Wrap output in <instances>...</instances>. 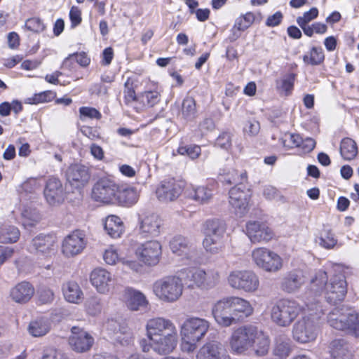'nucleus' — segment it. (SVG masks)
<instances>
[{
	"mask_svg": "<svg viewBox=\"0 0 359 359\" xmlns=\"http://www.w3.org/2000/svg\"><path fill=\"white\" fill-rule=\"evenodd\" d=\"M103 259L107 264L115 265L118 262H121L118 253V250L114 245H110L103 252Z\"/></svg>",
	"mask_w": 359,
	"mask_h": 359,
	"instance_id": "nucleus-47",
	"label": "nucleus"
},
{
	"mask_svg": "<svg viewBox=\"0 0 359 359\" xmlns=\"http://www.w3.org/2000/svg\"><path fill=\"white\" fill-rule=\"evenodd\" d=\"M212 314L215 322L222 327H230L238 323L227 297L217 301L213 305Z\"/></svg>",
	"mask_w": 359,
	"mask_h": 359,
	"instance_id": "nucleus-18",
	"label": "nucleus"
},
{
	"mask_svg": "<svg viewBox=\"0 0 359 359\" xmlns=\"http://www.w3.org/2000/svg\"><path fill=\"white\" fill-rule=\"evenodd\" d=\"M53 93L50 90H46L34 94L33 96L27 97L26 99L25 103L36 104L39 103L50 102L53 99Z\"/></svg>",
	"mask_w": 359,
	"mask_h": 359,
	"instance_id": "nucleus-48",
	"label": "nucleus"
},
{
	"mask_svg": "<svg viewBox=\"0 0 359 359\" xmlns=\"http://www.w3.org/2000/svg\"><path fill=\"white\" fill-rule=\"evenodd\" d=\"M170 248L173 253L183 256L189 260L192 259L196 255L195 250L188 238L181 235L175 236L172 238Z\"/></svg>",
	"mask_w": 359,
	"mask_h": 359,
	"instance_id": "nucleus-29",
	"label": "nucleus"
},
{
	"mask_svg": "<svg viewBox=\"0 0 359 359\" xmlns=\"http://www.w3.org/2000/svg\"><path fill=\"white\" fill-rule=\"evenodd\" d=\"M106 327L116 334V339L123 346L130 344L133 341L132 330L125 323L117 320L109 319L107 321Z\"/></svg>",
	"mask_w": 359,
	"mask_h": 359,
	"instance_id": "nucleus-27",
	"label": "nucleus"
},
{
	"mask_svg": "<svg viewBox=\"0 0 359 359\" xmlns=\"http://www.w3.org/2000/svg\"><path fill=\"white\" fill-rule=\"evenodd\" d=\"M318 15V10L316 7L311 8L309 11L304 12L302 16L297 18V23L300 27H304L315 20Z\"/></svg>",
	"mask_w": 359,
	"mask_h": 359,
	"instance_id": "nucleus-50",
	"label": "nucleus"
},
{
	"mask_svg": "<svg viewBox=\"0 0 359 359\" xmlns=\"http://www.w3.org/2000/svg\"><path fill=\"white\" fill-rule=\"evenodd\" d=\"M283 18V15L280 11H277L274 14L269 15L266 20L267 27H273L279 25Z\"/></svg>",
	"mask_w": 359,
	"mask_h": 359,
	"instance_id": "nucleus-63",
	"label": "nucleus"
},
{
	"mask_svg": "<svg viewBox=\"0 0 359 359\" xmlns=\"http://www.w3.org/2000/svg\"><path fill=\"white\" fill-rule=\"evenodd\" d=\"M62 292L65 299L70 303L79 304L83 299V292L79 285L74 281L64 283Z\"/></svg>",
	"mask_w": 359,
	"mask_h": 359,
	"instance_id": "nucleus-35",
	"label": "nucleus"
},
{
	"mask_svg": "<svg viewBox=\"0 0 359 359\" xmlns=\"http://www.w3.org/2000/svg\"><path fill=\"white\" fill-rule=\"evenodd\" d=\"M87 311L92 316H95L101 312L102 305L100 300L97 297L90 298L86 304Z\"/></svg>",
	"mask_w": 359,
	"mask_h": 359,
	"instance_id": "nucleus-58",
	"label": "nucleus"
},
{
	"mask_svg": "<svg viewBox=\"0 0 359 359\" xmlns=\"http://www.w3.org/2000/svg\"><path fill=\"white\" fill-rule=\"evenodd\" d=\"M274 355L280 359H285L292 351V342L290 339L284 337L277 338L273 348Z\"/></svg>",
	"mask_w": 359,
	"mask_h": 359,
	"instance_id": "nucleus-38",
	"label": "nucleus"
},
{
	"mask_svg": "<svg viewBox=\"0 0 359 359\" xmlns=\"http://www.w3.org/2000/svg\"><path fill=\"white\" fill-rule=\"evenodd\" d=\"M252 259L259 269L266 272L276 273L283 266L282 258L266 248H257L252 251Z\"/></svg>",
	"mask_w": 359,
	"mask_h": 359,
	"instance_id": "nucleus-11",
	"label": "nucleus"
},
{
	"mask_svg": "<svg viewBox=\"0 0 359 359\" xmlns=\"http://www.w3.org/2000/svg\"><path fill=\"white\" fill-rule=\"evenodd\" d=\"M255 20V14L248 12L245 15H241L236 20L234 28L237 29L238 31H245L251 26Z\"/></svg>",
	"mask_w": 359,
	"mask_h": 359,
	"instance_id": "nucleus-46",
	"label": "nucleus"
},
{
	"mask_svg": "<svg viewBox=\"0 0 359 359\" xmlns=\"http://www.w3.org/2000/svg\"><path fill=\"white\" fill-rule=\"evenodd\" d=\"M25 27L28 30L34 32H41L46 28L43 21L39 18H32L27 19L25 22Z\"/></svg>",
	"mask_w": 359,
	"mask_h": 359,
	"instance_id": "nucleus-54",
	"label": "nucleus"
},
{
	"mask_svg": "<svg viewBox=\"0 0 359 359\" xmlns=\"http://www.w3.org/2000/svg\"><path fill=\"white\" fill-rule=\"evenodd\" d=\"M327 323L332 328L359 338V313L346 307H336L328 314Z\"/></svg>",
	"mask_w": 359,
	"mask_h": 359,
	"instance_id": "nucleus-7",
	"label": "nucleus"
},
{
	"mask_svg": "<svg viewBox=\"0 0 359 359\" xmlns=\"http://www.w3.org/2000/svg\"><path fill=\"white\" fill-rule=\"evenodd\" d=\"M28 330L29 334L34 337L44 336L50 330V323L46 318H37L29 323Z\"/></svg>",
	"mask_w": 359,
	"mask_h": 359,
	"instance_id": "nucleus-37",
	"label": "nucleus"
},
{
	"mask_svg": "<svg viewBox=\"0 0 359 359\" xmlns=\"http://www.w3.org/2000/svg\"><path fill=\"white\" fill-rule=\"evenodd\" d=\"M22 215L24 218L23 224L25 226H33L40 219V215L36 210L26 209L22 212Z\"/></svg>",
	"mask_w": 359,
	"mask_h": 359,
	"instance_id": "nucleus-57",
	"label": "nucleus"
},
{
	"mask_svg": "<svg viewBox=\"0 0 359 359\" xmlns=\"http://www.w3.org/2000/svg\"><path fill=\"white\" fill-rule=\"evenodd\" d=\"M38 300L42 304H50L53 302L55 294L53 291L46 287H41L37 292Z\"/></svg>",
	"mask_w": 359,
	"mask_h": 359,
	"instance_id": "nucleus-51",
	"label": "nucleus"
},
{
	"mask_svg": "<svg viewBox=\"0 0 359 359\" xmlns=\"http://www.w3.org/2000/svg\"><path fill=\"white\" fill-rule=\"evenodd\" d=\"M196 359H230L222 344L210 341L203 344L198 351Z\"/></svg>",
	"mask_w": 359,
	"mask_h": 359,
	"instance_id": "nucleus-28",
	"label": "nucleus"
},
{
	"mask_svg": "<svg viewBox=\"0 0 359 359\" xmlns=\"http://www.w3.org/2000/svg\"><path fill=\"white\" fill-rule=\"evenodd\" d=\"M138 194L134 188H126L119 190L116 196L118 203L124 206H131L137 203Z\"/></svg>",
	"mask_w": 359,
	"mask_h": 359,
	"instance_id": "nucleus-39",
	"label": "nucleus"
},
{
	"mask_svg": "<svg viewBox=\"0 0 359 359\" xmlns=\"http://www.w3.org/2000/svg\"><path fill=\"white\" fill-rule=\"evenodd\" d=\"M229 285L236 290L247 292H254L259 288L258 276L250 270H236L231 271L227 278Z\"/></svg>",
	"mask_w": 359,
	"mask_h": 359,
	"instance_id": "nucleus-12",
	"label": "nucleus"
},
{
	"mask_svg": "<svg viewBox=\"0 0 359 359\" xmlns=\"http://www.w3.org/2000/svg\"><path fill=\"white\" fill-rule=\"evenodd\" d=\"M62 354L53 348H46L42 354V359H62Z\"/></svg>",
	"mask_w": 359,
	"mask_h": 359,
	"instance_id": "nucleus-64",
	"label": "nucleus"
},
{
	"mask_svg": "<svg viewBox=\"0 0 359 359\" xmlns=\"http://www.w3.org/2000/svg\"><path fill=\"white\" fill-rule=\"evenodd\" d=\"M302 142V137L298 134H285L283 139V144L285 147H299Z\"/></svg>",
	"mask_w": 359,
	"mask_h": 359,
	"instance_id": "nucleus-53",
	"label": "nucleus"
},
{
	"mask_svg": "<svg viewBox=\"0 0 359 359\" xmlns=\"http://www.w3.org/2000/svg\"><path fill=\"white\" fill-rule=\"evenodd\" d=\"M67 180L74 187L82 188L89 182L90 171L88 166L80 163L72 164L67 170Z\"/></svg>",
	"mask_w": 359,
	"mask_h": 359,
	"instance_id": "nucleus-22",
	"label": "nucleus"
},
{
	"mask_svg": "<svg viewBox=\"0 0 359 359\" xmlns=\"http://www.w3.org/2000/svg\"><path fill=\"white\" fill-rule=\"evenodd\" d=\"M144 103L148 107H154L160 101V94L157 91H147L142 95Z\"/></svg>",
	"mask_w": 359,
	"mask_h": 359,
	"instance_id": "nucleus-59",
	"label": "nucleus"
},
{
	"mask_svg": "<svg viewBox=\"0 0 359 359\" xmlns=\"http://www.w3.org/2000/svg\"><path fill=\"white\" fill-rule=\"evenodd\" d=\"M146 336L150 343L145 339L140 341L143 352L152 349L159 355L172 353L177 345V330L170 319L156 317L149 319L145 325Z\"/></svg>",
	"mask_w": 359,
	"mask_h": 359,
	"instance_id": "nucleus-1",
	"label": "nucleus"
},
{
	"mask_svg": "<svg viewBox=\"0 0 359 359\" xmlns=\"http://www.w3.org/2000/svg\"><path fill=\"white\" fill-rule=\"evenodd\" d=\"M94 344L92 335L79 327H72L69 337L71 348L76 353H85L91 348Z\"/></svg>",
	"mask_w": 359,
	"mask_h": 359,
	"instance_id": "nucleus-19",
	"label": "nucleus"
},
{
	"mask_svg": "<svg viewBox=\"0 0 359 359\" xmlns=\"http://www.w3.org/2000/svg\"><path fill=\"white\" fill-rule=\"evenodd\" d=\"M35 292L34 287L28 282L22 281L17 284L11 290V297L17 303L29 302Z\"/></svg>",
	"mask_w": 359,
	"mask_h": 359,
	"instance_id": "nucleus-32",
	"label": "nucleus"
},
{
	"mask_svg": "<svg viewBox=\"0 0 359 359\" xmlns=\"http://www.w3.org/2000/svg\"><path fill=\"white\" fill-rule=\"evenodd\" d=\"M229 344L231 351L237 354H246L250 350L257 356H264L269 352L270 340L256 326L245 325L233 330Z\"/></svg>",
	"mask_w": 359,
	"mask_h": 359,
	"instance_id": "nucleus-2",
	"label": "nucleus"
},
{
	"mask_svg": "<svg viewBox=\"0 0 359 359\" xmlns=\"http://www.w3.org/2000/svg\"><path fill=\"white\" fill-rule=\"evenodd\" d=\"M231 135L228 133H223L216 140L215 144L222 149H228L231 147Z\"/></svg>",
	"mask_w": 359,
	"mask_h": 359,
	"instance_id": "nucleus-61",
	"label": "nucleus"
},
{
	"mask_svg": "<svg viewBox=\"0 0 359 359\" xmlns=\"http://www.w3.org/2000/svg\"><path fill=\"white\" fill-rule=\"evenodd\" d=\"M163 221L154 213H143L138 217V232L143 238H155L161 234Z\"/></svg>",
	"mask_w": 359,
	"mask_h": 359,
	"instance_id": "nucleus-15",
	"label": "nucleus"
},
{
	"mask_svg": "<svg viewBox=\"0 0 359 359\" xmlns=\"http://www.w3.org/2000/svg\"><path fill=\"white\" fill-rule=\"evenodd\" d=\"M226 229V224L222 219H211L204 223L205 238L203 241V246L207 252L217 254L222 251L224 247L222 239Z\"/></svg>",
	"mask_w": 359,
	"mask_h": 359,
	"instance_id": "nucleus-9",
	"label": "nucleus"
},
{
	"mask_svg": "<svg viewBox=\"0 0 359 359\" xmlns=\"http://www.w3.org/2000/svg\"><path fill=\"white\" fill-rule=\"evenodd\" d=\"M104 229L111 238H118L124 232V224L120 217L110 215L105 219Z\"/></svg>",
	"mask_w": 359,
	"mask_h": 359,
	"instance_id": "nucleus-34",
	"label": "nucleus"
},
{
	"mask_svg": "<svg viewBox=\"0 0 359 359\" xmlns=\"http://www.w3.org/2000/svg\"><path fill=\"white\" fill-rule=\"evenodd\" d=\"M330 353L333 359H347L352 355V347L344 339H334L330 344Z\"/></svg>",
	"mask_w": 359,
	"mask_h": 359,
	"instance_id": "nucleus-33",
	"label": "nucleus"
},
{
	"mask_svg": "<svg viewBox=\"0 0 359 359\" xmlns=\"http://www.w3.org/2000/svg\"><path fill=\"white\" fill-rule=\"evenodd\" d=\"M118 192V185L109 178H101L93 186L92 198L98 202L109 203L111 202Z\"/></svg>",
	"mask_w": 359,
	"mask_h": 359,
	"instance_id": "nucleus-17",
	"label": "nucleus"
},
{
	"mask_svg": "<svg viewBox=\"0 0 359 359\" xmlns=\"http://www.w3.org/2000/svg\"><path fill=\"white\" fill-rule=\"evenodd\" d=\"M229 204L238 217H243L250 210L252 193L245 185H236L229 192Z\"/></svg>",
	"mask_w": 359,
	"mask_h": 359,
	"instance_id": "nucleus-13",
	"label": "nucleus"
},
{
	"mask_svg": "<svg viewBox=\"0 0 359 359\" xmlns=\"http://www.w3.org/2000/svg\"><path fill=\"white\" fill-rule=\"evenodd\" d=\"M124 299L127 307L131 311H144L149 305L145 295L140 291L131 287L125 290Z\"/></svg>",
	"mask_w": 359,
	"mask_h": 359,
	"instance_id": "nucleus-30",
	"label": "nucleus"
},
{
	"mask_svg": "<svg viewBox=\"0 0 359 359\" xmlns=\"http://www.w3.org/2000/svg\"><path fill=\"white\" fill-rule=\"evenodd\" d=\"M340 154L345 160H351L358 154L356 143L351 138H344L340 144Z\"/></svg>",
	"mask_w": 359,
	"mask_h": 359,
	"instance_id": "nucleus-41",
	"label": "nucleus"
},
{
	"mask_svg": "<svg viewBox=\"0 0 359 359\" xmlns=\"http://www.w3.org/2000/svg\"><path fill=\"white\" fill-rule=\"evenodd\" d=\"M43 194L47 202L51 205L62 203L65 198V191L61 181L55 177H49Z\"/></svg>",
	"mask_w": 359,
	"mask_h": 359,
	"instance_id": "nucleus-25",
	"label": "nucleus"
},
{
	"mask_svg": "<svg viewBox=\"0 0 359 359\" xmlns=\"http://www.w3.org/2000/svg\"><path fill=\"white\" fill-rule=\"evenodd\" d=\"M324 59L325 55L320 47H313L303 56L304 62L312 66L320 65L324 61Z\"/></svg>",
	"mask_w": 359,
	"mask_h": 359,
	"instance_id": "nucleus-43",
	"label": "nucleus"
},
{
	"mask_svg": "<svg viewBox=\"0 0 359 359\" xmlns=\"http://www.w3.org/2000/svg\"><path fill=\"white\" fill-rule=\"evenodd\" d=\"M295 80V74L290 73L286 75L281 81L280 89L285 93V95H289L293 90Z\"/></svg>",
	"mask_w": 359,
	"mask_h": 359,
	"instance_id": "nucleus-55",
	"label": "nucleus"
},
{
	"mask_svg": "<svg viewBox=\"0 0 359 359\" xmlns=\"http://www.w3.org/2000/svg\"><path fill=\"white\" fill-rule=\"evenodd\" d=\"M260 131V124L258 121L255 118H250L247 121L244 128L243 132L245 135L250 137L257 136Z\"/></svg>",
	"mask_w": 359,
	"mask_h": 359,
	"instance_id": "nucleus-52",
	"label": "nucleus"
},
{
	"mask_svg": "<svg viewBox=\"0 0 359 359\" xmlns=\"http://www.w3.org/2000/svg\"><path fill=\"white\" fill-rule=\"evenodd\" d=\"M76 60L78 64L81 67H87L90 62V58L85 52H80L74 54H70L63 62L65 67H70L69 63L72 61Z\"/></svg>",
	"mask_w": 359,
	"mask_h": 359,
	"instance_id": "nucleus-45",
	"label": "nucleus"
},
{
	"mask_svg": "<svg viewBox=\"0 0 359 359\" xmlns=\"http://www.w3.org/2000/svg\"><path fill=\"white\" fill-rule=\"evenodd\" d=\"M318 239L319 245L326 249L334 248L337 243L334 234L329 229H324L321 231Z\"/></svg>",
	"mask_w": 359,
	"mask_h": 359,
	"instance_id": "nucleus-44",
	"label": "nucleus"
},
{
	"mask_svg": "<svg viewBox=\"0 0 359 359\" xmlns=\"http://www.w3.org/2000/svg\"><path fill=\"white\" fill-rule=\"evenodd\" d=\"M81 118L83 117H88L90 118L100 119L101 114L96 109L88 107H82L79 109Z\"/></svg>",
	"mask_w": 359,
	"mask_h": 359,
	"instance_id": "nucleus-60",
	"label": "nucleus"
},
{
	"mask_svg": "<svg viewBox=\"0 0 359 359\" xmlns=\"http://www.w3.org/2000/svg\"><path fill=\"white\" fill-rule=\"evenodd\" d=\"M20 237V231L14 226L3 225L0 227V243L16 242Z\"/></svg>",
	"mask_w": 359,
	"mask_h": 359,
	"instance_id": "nucleus-42",
	"label": "nucleus"
},
{
	"mask_svg": "<svg viewBox=\"0 0 359 359\" xmlns=\"http://www.w3.org/2000/svg\"><path fill=\"white\" fill-rule=\"evenodd\" d=\"M306 277L302 270L296 269L287 273L280 283V289L288 294L297 292L305 284Z\"/></svg>",
	"mask_w": 359,
	"mask_h": 359,
	"instance_id": "nucleus-24",
	"label": "nucleus"
},
{
	"mask_svg": "<svg viewBox=\"0 0 359 359\" xmlns=\"http://www.w3.org/2000/svg\"><path fill=\"white\" fill-rule=\"evenodd\" d=\"M305 35L311 37L314 33L323 34L327 32V27L321 22H314L301 27Z\"/></svg>",
	"mask_w": 359,
	"mask_h": 359,
	"instance_id": "nucleus-49",
	"label": "nucleus"
},
{
	"mask_svg": "<svg viewBox=\"0 0 359 359\" xmlns=\"http://www.w3.org/2000/svg\"><path fill=\"white\" fill-rule=\"evenodd\" d=\"M56 238L54 236L39 234L32 240L28 250L32 253L50 255L55 251Z\"/></svg>",
	"mask_w": 359,
	"mask_h": 359,
	"instance_id": "nucleus-21",
	"label": "nucleus"
},
{
	"mask_svg": "<svg viewBox=\"0 0 359 359\" xmlns=\"http://www.w3.org/2000/svg\"><path fill=\"white\" fill-rule=\"evenodd\" d=\"M135 253L140 262L149 266H156L162 256V245L158 241H148L140 244Z\"/></svg>",
	"mask_w": 359,
	"mask_h": 359,
	"instance_id": "nucleus-14",
	"label": "nucleus"
},
{
	"mask_svg": "<svg viewBox=\"0 0 359 359\" xmlns=\"http://www.w3.org/2000/svg\"><path fill=\"white\" fill-rule=\"evenodd\" d=\"M327 275L325 271H318L310 281V290L315 295L324 294L326 300L335 304L341 302L347 293V283L342 274L333 276L327 282Z\"/></svg>",
	"mask_w": 359,
	"mask_h": 359,
	"instance_id": "nucleus-3",
	"label": "nucleus"
},
{
	"mask_svg": "<svg viewBox=\"0 0 359 359\" xmlns=\"http://www.w3.org/2000/svg\"><path fill=\"white\" fill-rule=\"evenodd\" d=\"M182 189V182H177L175 179H169L161 183L156 189V196L161 201H172L179 197Z\"/></svg>",
	"mask_w": 359,
	"mask_h": 359,
	"instance_id": "nucleus-23",
	"label": "nucleus"
},
{
	"mask_svg": "<svg viewBox=\"0 0 359 359\" xmlns=\"http://www.w3.org/2000/svg\"><path fill=\"white\" fill-rule=\"evenodd\" d=\"M210 323L202 318L189 317L180 326V348L187 353H192L207 334Z\"/></svg>",
	"mask_w": 359,
	"mask_h": 359,
	"instance_id": "nucleus-4",
	"label": "nucleus"
},
{
	"mask_svg": "<svg viewBox=\"0 0 359 359\" xmlns=\"http://www.w3.org/2000/svg\"><path fill=\"white\" fill-rule=\"evenodd\" d=\"M189 196L196 202L203 204L210 201L212 196V192L205 186H192Z\"/></svg>",
	"mask_w": 359,
	"mask_h": 359,
	"instance_id": "nucleus-40",
	"label": "nucleus"
},
{
	"mask_svg": "<svg viewBox=\"0 0 359 359\" xmlns=\"http://www.w3.org/2000/svg\"><path fill=\"white\" fill-rule=\"evenodd\" d=\"M227 299L238 322L243 320L253 313L254 309L247 299L236 296L227 297Z\"/></svg>",
	"mask_w": 359,
	"mask_h": 359,
	"instance_id": "nucleus-31",
	"label": "nucleus"
},
{
	"mask_svg": "<svg viewBox=\"0 0 359 359\" xmlns=\"http://www.w3.org/2000/svg\"><path fill=\"white\" fill-rule=\"evenodd\" d=\"M184 285L182 278L170 276L156 280L153 285V292L161 301L172 303L177 301L182 294Z\"/></svg>",
	"mask_w": 359,
	"mask_h": 359,
	"instance_id": "nucleus-10",
	"label": "nucleus"
},
{
	"mask_svg": "<svg viewBox=\"0 0 359 359\" xmlns=\"http://www.w3.org/2000/svg\"><path fill=\"white\" fill-rule=\"evenodd\" d=\"M307 312L292 327L293 339L299 343H309L317 337L318 321L323 314L318 302L306 303Z\"/></svg>",
	"mask_w": 359,
	"mask_h": 359,
	"instance_id": "nucleus-5",
	"label": "nucleus"
},
{
	"mask_svg": "<svg viewBox=\"0 0 359 359\" xmlns=\"http://www.w3.org/2000/svg\"><path fill=\"white\" fill-rule=\"evenodd\" d=\"M186 274L185 280L188 287L200 288L201 290H210L219 284L221 274L215 268L202 269H186L182 271Z\"/></svg>",
	"mask_w": 359,
	"mask_h": 359,
	"instance_id": "nucleus-8",
	"label": "nucleus"
},
{
	"mask_svg": "<svg viewBox=\"0 0 359 359\" xmlns=\"http://www.w3.org/2000/svg\"><path fill=\"white\" fill-rule=\"evenodd\" d=\"M90 283L99 293L107 294L112 286L111 274L106 269L97 268L94 269L90 277Z\"/></svg>",
	"mask_w": 359,
	"mask_h": 359,
	"instance_id": "nucleus-26",
	"label": "nucleus"
},
{
	"mask_svg": "<svg viewBox=\"0 0 359 359\" xmlns=\"http://www.w3.org/2000/svg\"><path fill=\"white\" fill-rule=\"evenodd\" d=\"M69 18L73 27L78 26L82 20L81 11L77 6H72L69 11Z\"/></svg>",
	"mask_w": 359,
	"mask_h": 359,
	"instance_id": "nucleus-62",
	"label": "nucleus"
},
{
	"mask_svg": "<svg viewBox=\"0 0 359 359\" xmlns=\"http://www.w3.org/2000/svg\"><path fill=\"white\" fill-rule=\"evenodd\" d=\"M180 115L186 121H192L196 118V104L193 97H186L183 100Z\"/></svg>",
	"mask_w": 359,
	"mask_h": 359,
	"instance_id": "nucleus-36",
	"label": "nucleus"
},
{
	"mask_svg": "<svg viewBox=\"0 0 359 359\" xmlns=\"http://www.w3.org/2000/svg\"><path fill=\"white\" fill-rule=\"evenodd\" d=\"M307 312L304 306L292 298L277 300L271 309V320L278 326L289 327L301 314Z\"/></svg>",
	"mask_w": 359,
	"mask_h": 359,
	"instance_id": "nucleus-6",
	"label": "nucleus"
},
{
	"mask_svg": "<svg viewBox=\"0 0 359 359\" xmlns=\"http://www.w3.org/2000/svg\"><path fill=\"white\" fill-rule=\"evenodd\" d=\"M177 152L181 155H187L191 159H196L201 154V149L198 145H191L189 147H180Z\"/></svg>",
	"mask_w": 359,
	"mask_h": 359,
	"instance_id": "nucleus-56",
	"label": "nucleus"
},
{
	"mask_svg": "<svg viewBox=\"0 0 359 359\" xmlns=\"http://www.w3.org/2000/svg\"><path fill=\"white\" fill-rule=\"evenodd\" d=\"M246 234L254 243L268 242L274 235L265 223L257 221H250L246 224Z\"/></svg>",
	"mask_w": 359,
	"mask_h": 359,
	"instance_id": "nucleus-20",
	"label": "nucleus"
},
{
	"mask_svg": "<svg viewBox=\"0 0 359 359\" xmlns=\"http://www.w3.org/2000/svg\"><path fill=\"white\" fill-rule=\"evenodd\" d=\"M86 233L75 230L67 236L62 243V252L66 257H73L81 254L87 245Z\"/></svg>",
	"mask_w": 359,
	"mask_h": 359,
	"instance_id": "nucleus-16",
	"label": "nucleus"
}]
</instances>
